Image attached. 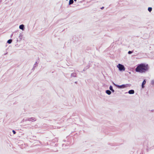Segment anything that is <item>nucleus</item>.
Segmentation results:
<instances>
[{
	"mask_svg": "<svg viewBox=\"0 0 154 154\" xmlns=\"http://www.w3.org/2000/svg\"><path fill=\"white\" fill-rule=\"evenodd\" d=\"M148 69V65L144 63H142L138 65L135 69L137 72L141 73L145 72Z\"/></svg>",
	"mask_w": 154,
	"mask_h": 154,
	"instance_id": "nucleus-1",
	"label": "nucleus"
},
{
	"mask_svg": "<svg viewBox=\"0 0 154 154\" xmlns=\"http://www.w3.org/2000/svg\"><path fill=\"white\" fill-rule=\"evenodd\" d=\"M113 85L116 87L119 88H126L128 86V84H125V85H116L114 83H113Z\"/></svg>",
	"mask_w": 154,
	"mask_h": 154,
	"instance_id": "nucleus-2",
	"label": "nucleus"
},
{
	"mask_svg": "<svg viewBox=\"0 0 154 154\" xmlns=\"http://www.w3.org/2000/svg\"><path fill=\"white\" fill-rule=\"evenodd\" d=\"M117 67L119 68V70L120 71H124L125 70V68L124 66L121 64H119L117 66Z\"/></svg>",
	"mask_w": 154,
	"mask_h": 154,
	"instance_id": "nucleus-3",
	"label": "nucleus"
},
{
	"mask_svg": "<svg viewBox=\"0 0 154 154\" xmlns=\"http://www.w3.org/2000/svg\"><path fill=\"white\" fill-rule=\"evenodd\" d=\"M29 121L31 122H34L36 120L35 119L34 117L29 118L27 119H23L22 121V122L24 121Z\"/></svg>",
	"mask_w": 154,
	"mask_h": 154,
	"instance_id": "nucleus-4",
	"label": "nucleus"
},
{
	"mask_svg": "<svg viewBox=\"0 0 154 154\" xmlns=\"http://www.w3.org/2000/svg\"><path fill=\"white\" fill-rule=\"evenodd\" d=\"M19 29L22 30H24V26L23 24L20 25L19 27Z\"/></svg>",
	"mask_w": 154,
	"mask_h": 154,
	"instance_id": "nucleus-5",
	"label": "nucleus"
},
{
	"mask_svg": "<svg viewBox=\"0 0 154 154\" xmlns=\"http://www.w3.org/2000/svg\"><path fill=\"white\" fill-rule=\"evenodd\" d=\"M128 93L130 94H133L134 93V91L133 90H131L128 91Z\"/></svg>",
	"mask_w": 154,
	"mask_h": 154,
	"instance_id": "nucleus-6",
	"label": "nucleus"
},
{
	"mask_svg": "<svg viewBox=\"0 0 154 154\" xmlns=\"http://www.w3.org/2000/svg\"><path fill=\"white\" fill-rule=\"evenodd\" d=\"M106 93L109 95L111 94V92L109 90H107L106 91Z\"/></svg>",
	"mask_w": 154,
	"mask_h": 154,
	"instance_id": "nucleus-7",
	"label": "nucleus"
},
{
	"mask_svg": "<svg viewBox=\"0 0 154 154\" xmlns=\"http://www.w3.org/2000/svg\"><path fill=\"white\" fill-rule=\"evenodd\" d=\"M146 81L145 80H144L143 81L142 85V88H143L144 87V85L146 84Z\"/></svg>",
	"mask_w": 154,
	"mask_h": 154,
	"instance_id": "nucleus-8",
	"label": "nucleus"
},
{
	"mask_svg": "<svg viewBox=\"0 0 154 154\" xmlns=\"http://www.w3.org/2000/svg\"><path fill=\"white\" fill-rule=\"evenodd\" d=\"M76 74L75 72H73L71 74V76L72 77H76Z\"/></svg>",
	"mask_w": 154,
	"mask_h": 154,
	"instance_id": "nucleus-9",
	"label": "nucleus"
},
{
	"mask_svg": "<svg viewBox=\"0 0 154 154\" xmlns=\"http://www.w3.org/2000/svg\"><path fill=\"white\" fill-rule=\"evenodd\" d=\"M73 0H69V5H71L73 3Z\"/></svg>",
	"mask_w": 154,
	"mask_h": 154,
	"instance_id": "nucleus-10",
	"label": "nucleus"
},
{
	"mask_svg": "<svg viewBox=\"0 0 154 154\" xmlns=\"http://www.w3.org/2000/svg\"><path fill=\"white\" fill-rule=\"evenodd\" d=\"M37 62H35V63L34 64V65L33 67V69H34V68L37 66Z\"/></svg>",
	"mask_w": 154,
	"mask_h": 154,
	"instance_id": "nucleus-11",
	"label": "nucleus"
},
{
	"mask_svg": "<svg viewBox=\"0 0 154 154\" xmlns=\"http://www.w3.org/2000/svg\"><path fill=\"white\" fill-rule=\"evenodd\" d=\"M12 42V40L11 39H9L7 43H8V44H11Z\"/></svg>",
	"mask_w": 154,
	"mask_h": 154,
	"instance_id": "nucleus-12",
	"label": "nucleus"
},
{
	"mask_svg": "<svg viewBox=\"0 0 154 154\" xmlns=\"http://www.w3.org/2000/svg\"><path fill=\"white\" fill-rule=\"evenodd\" d=\"M152 8L151 7H149L148 8V11L150 12L152 11Z\"/></svg>",
	"mask_w": 154,
	"mask_h": 154,
	"instance_id": "nucleus-13",
	"label": "nucleus"
},
{
	"mask_svg": "<svg viewBox=\"0 0 154 154\" xmlns=\"http://www.w3.org/2000/svg\"><path fill=\"white\" fill-rule=\"evenodd\" d=\"M109 89L110 90H112L113 89V88L112 86L110 85L109 86Z\"/></svg>",
	"mask_w": 154,
	"mask_h": 154,
	"instance_id": "nucleus-14",
	"label": "nucleus"
},
{
	"mask_svg": "<svg viewBox=\"0 0 154 154\" xmlns=\"http://www.w3.org/2000/svg\"><path fill=\"white\" fill-rule=\"evenodd\" d=\"M132 53V51H129L128 52V54H131Z\"/></svg>",
	"mask_w": 154,
	"mask_h": 154,
	"instance_id": "nucleus-15",
	"label": "nucleus"
},
{
	"mask_svg": "<svg viewBox=\"0 0 154 154\" xmlns=\"http://www.w3.org/2000/svg\"><path fill=\"white\" fill-rule=\"evenodd\" d=\"M151 83L152 85H154V80H152V81Z\"/></svg>",
	"mask_w": 154,
	"mask_h": 154,
	"instance_id": "nucleus-16",
	"label": "nucleus"
},
{
	"mask_svg": "<svg viewBox=\"0 0 154 154\" xmlns=\"http://www.w3.org/2000/svg\"><path fill=\"white\" fill-rule=\"evenodd\" d=\"M12 132H13V134H16V132H15V131H14V130H13L12 131Z\"/></svg>",
	"mask_w": 154,
	"mask_h": 154,
	"instance_id": "nucleus-17",
	"label": "nucleus"
},
{
	"mask_svg": "<svg viewBox=\"0 0 154 154\" xmlns=\"http://www.w3.org/2000/svg\"><path fill=\"white\" fill-rule=\"evenodd\" d=\"M113 93L115 91L113 89L112 90H111Z\"/></svg>",
	"mask_w": 154,
	"mask_h": 154,
	"instance_id": "nucleus-18",
	"label": "nucleus"
},
{
	"mask_svg": "<svg viewBox=\"0 0 154 154\" xmlns=\"http://www.w3.org/2000/svg\"><path fill=\"white\" fill-rule=\"evenodd\" d=\"M104 8V7H102L101 8V9H103Z\"/></svg>",
	"mask_w": 154,
	"mask_h": 154,
	"instance_id": "nucleus-19",
	"label": "nucleus"
},
{
	"mask_svg": "<svg viewBox=\"0 0 154 154\" xmlns=\"http://www.w3.org/2000/svg\"><path fill=\"white\" fill-rule=\"evenodd\" d=\"M7 54V52L6 53H5V54H4V55H5Z\"/></svg>",
	"mask_w": 154,
	"mask_h": 154,
	"instance_id": "nucleus-20",
	"label": "nucleus"
},
{
	"mask_svg": "<svg viewBox=\"0 0 154 154\" xmlns=\"http://www.w3.org/2000/svg\"><path fill=\"white\" fill-rule=\"evenodd\" d=\"M13 35V34H12L11 35V36L12 37Z\"/></svg>",
	"mask_w": 154,
	"mask_h": 154,
	"instance_id": "nucleus-21",
	"label": "nucleus"
},
{
	"mask_svg": "<svg viewBox=\"0 0 154 154\" xmlns=\"http://www.w3.org/2000/svg\"><path fill=\"white\" fill-rule=\"evenodd\" d=\"M74 1H77V0H74Z\"/></svg>",
	"mask_w": 154,
	"mask_h": 154,
	"instance_id": "nucleus-22",
	"label": "nucleus"
}]
</instances>
